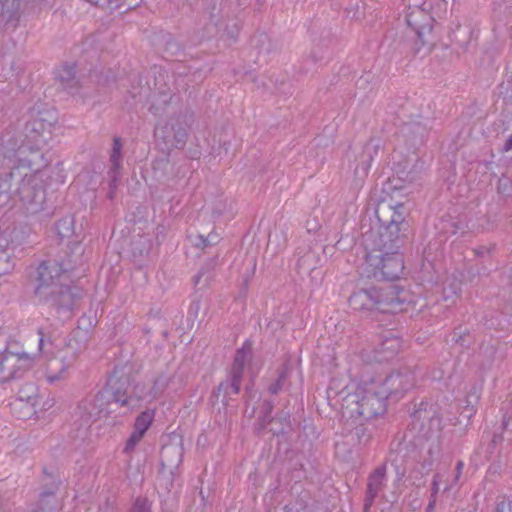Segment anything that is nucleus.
Returning a JSON list of instances; mask_svg holds the SVG:
<instances>
[{"label":"nucleus","mask_w":512,"mask_h":512,"mask_svg":"<svg viewBox=\"0 0 512 512\" xmlns=\"http://www.w3.org/2000/svg\"><path fill=\"white\" fill-rule=\"evenodd\" d=\"M155 410L154 409H146L142 411L136 418L133 424V428L146 434V432L151 427L154 418H155Z\"/></svg>","instance_id":"dca6fc26"},{"label":"nucleus","mask_w":512,"mask_h":512,"mask_svg":"<svg viewBox=\"0 0 512 512\" xmlns=\"http://www.w3.org/2000/svg\"><path fill=\"white\" fill-rule=\"evenodd\" d=\"M130 512H151V506L147 499L138 498L134 502Z\"/></svg>","instance_id":"393cba45"},{"label":"nucleus","mask_w":512,"mask_h":512,"mask_svg":"<svg viewBox=\"0 0 512 512\" xmlns=\"http://www.w3.org/2000/svg\"><path fill=\"white\" fill-rule=\"evenodd\" d=\"M437 473H441L442 474V477H441V480H440V486L443 485V488L445 487V485L447 483H452V478L450 479V471L449 470H445V471H438Z\"/></svg>","instance_id":"cd10ccee"},{"label":"nucleus","mask_w":512,"mask_h":512,"mask_svg":"<svg viewBox=\"0 0 512 512\" xmlns=\"http://www.w3.org/2000/svg\"><path fill=\"white\" fill-rule=\"evenodd\" d=\"M407 212L404 204L380 205L376 209V216L380 222L377 228H371L363 236H379L381 240H395L396 243H402L401 232L406 231L408 224L406 222Z\"/></svg>","instance_id":"39448f33"},{"label":"nucleus","mask_w":512,"mask_h":512,"mask_svg":"<svg viewBox=\"0 0 512 512\" xmlns=\"http://www.w3.org/2000/svg\"><path fill=\"white\" fill-rule=\"evenodd\" d=\"M495 512H512V500L503 499L500 501Z\"/></svg>","instance_id":"bb28decb"},{"label":"nucleus","mask_w":512,"mask_h":512,"mask_svg":"<svg viewBox=\"0 0 512 512\" xmlns=\"http://www.w3.org/2000/svg\"><path fill=\"white\" fill-rule=\"evenodd\" d=\"M415 385V376L411 371L396 372L386 377L378 386L381 392H385V399L401 397Z\"/></svg>","instance_id":"6e6552de"},{"label":"nucleus","mask_w":512,"mask_h":512,"mask_svg":"<svg viewBox=\"0 0 512 512\" xmlns=\"http://www.w3.org/2000/svg\"><path fill=\"white\" fill-rule=\"evenodd\" d=\"M56 78L66 88L70 82L74 81L75 78V67L73 65H65L60 68L56 73Z\"/></svg>","instance_id":"a211bd4d"},{"label":"nucleus","mask_w":512,"mask_h":512,"mask_svg":"<svg viewBox=\"0 0 512 512\" xmlns=\"http://www.w3.org/2000/svg\"><path fill=\"white\" fill-rule=\"evenodd\" d=\"M414 16L415 14L414 13H411L407 16V24L413 29V31H415V33L417 34L419 40L422 42V44H424V41H423V36L425 34V31L428 30L430 31L431 30V27L429 25L427 26H418L416 24V22L414 21Z\"/></svg>","instance_id":"4be33fe9"},{"label":"nucleus","mask_w":512,"mask_h":512,"mask_svg":"<svg viewBox=\"0 0 512 512\" xmlns=\"http://www.w3.org/2000/svg\"><path fill=\"white\" fill-rule=\"evenodd\" d=\"M98 512H115L113 507L106 504L104 507H100Z\"/></svg>","instance_id":"c756f323"},{"label":"nucleus","mask_w":512,"mask_h":512,"mask_svg":"<svg viewBox=\"0 0 512 512\" xmlns=\"http://www.w3.org/2000/svg\"><path fill=\"white\" fill-rule=\"evenodd\" d=\"M512 149V135L507 139L506 143L504 144V150L509 151Z\"/></svg>","instance_id":"c85d7f7f"},{"label":"nucleus","mask_w":512,"mask_h":512,"mask_svg":"<svg viewBox=\"0 0 512 512\" xmlns=\"http://www.w3.org/2000/svg\"><path fill=\"white\" fill-rule=\"evenodd\" d=\"M33 364V358L27 353L5 350L0 352V382H6L19 376L20 372Z\"/></svg>","instance_id":"0eeeda50"},{"label":"nucleus","mask_w":512,"mask_h":512,"mask_svg":"<svg viewBox=\"0 0 512 512\" xmlns=\"http://www.w3.org/2000/svg\"><path fill=\"white\" fill-rule=\"evenodd\" d=\"M400 293L401 290L396 286L361 289L350 296L349 305L353 310L364 313H396L404 303Z\"/></svg>","instance_id":"7ed1b4c3"},{"label":"nucleus","mask_w":512,"mask_h":512,"mask_svg":"<svg viewBox=\"0 0 512 512\" xmlns=\"http://www.w3.org/2000/svg\"><path fill=\"white\" fill-rule=\"evenodd\" d=\"M53 123L36 118L25 126L24 139L15 151L12 175L22 176L18 187L21 202L30 212L42 209L46 199L49 178L44 169L48 165L43 149L52 139Z\"/></svg>","instance_id":"f257e3e1"},{"label":"nucleus","mask_w":512,"mask_h":512,"mask_svg":"<svg viewBox=\"0 0 512 512\" xmlns=\"http://www.w3.org/2000/svg\"><path fill=\"white\" fill-rule=\"evenodd\" d=\"M200 278H201L200 274L195 277V284H198Z\"/></svg>","instance_id":"7c9ffc66"},{"label":"nucleus","mask_w":512,"mask_h":512,"mask_svg":"<svg viewBox=\"0 0 512 512\" xmlns=\"http://www.w3.org/2000/svg\"><path fill=\"white\" fill-rule=\"evenodd\" d=\"M385 392H381L375 384L357 392L347 398V407L351 416L357 415L364 419H371L385 411Z\"/></svg>","instance_id":"423d86ee"},{"label":"nucleus","mask_w":512,"mask_h":512,"mask_svg":"<svg viewBox=\"0 0 512 512\" xmlns=\"http://www.w3.org/2000/svg\"><path fill=\"white\" fill-rule=\"evenodd\" d=\"M144 390V385L139 383L134 384L129 390L117 389L112 394V401L121 407H129L132 410L139 408L141 401L146 398Z\"/></svg>","instance_id":"f8f14e48"},{"label":"nucleus","mask_w":512,"mask_h":512,"mask_svg":"<svg viewBox=\"0 0 512 512\" xmlns=\"http://www.w3.org/2000/svg\"><path fill=\"white\" fill-rule=\"evenodd\" d=\"M12 408L15 415L21 419H26L33 413V409L23 399H16L12 403Z\"/></svg>","instance_id":"aec40b11"},{"label":"nucleus","mask_w":512,"mask_h":512,"mask_svg":"<svg viewBox=\"0 0 512 512\" xmlns=\"http://www.w3.org/2000/svg\"><path fill=\"white\" fill-rule=\"evenodd\" d=\"M75 360V352L62 355L60 358H50L42 371V376L50 384L63 380L66 378L67 371L74 364Z\"/></svg>","instance_id":"9d476101"},{"label":"nucleus","mask_w":512,"mask_h":512,"mask_svg":"<svg viewBox=\"0 0 512 512\" xmlns=\"http://www.w3.org/2000/svg\"><path fill=\"white\" fill-rule=\"evenodd\" d=\"M381 240L379 236H363L366 250L362 275L367 278L395 280L404 270V258L400 252L402 243Z\"/></svg>","instance_id":"f03ea898"},{"label":"nucleus","mask_w":512,"mask_h":512,"mask_svg":"<svg viewBox=\"0 0 512 512\" xmlns=\"http://www.w3.org/2000/svg\"><path fill=\"white\" fill-rule=\"evenodd\" d=\"M74 222L71 218H64L57 222L56 224V230L60 238H68L73 235L74 228H73Z\"/></svg>","instance_id":"6ab92c4d"},{"label":"nucleus","mask_w":512,"mask_h":512,"mask_svg":"<svg viewBox=\"0 0 512 512\" xmlns=\"http://www.w3.org/2000/svg\"><path fill=\"white\" fill-rule=\"evenodd\" d=\"M401 348L399 337H386L375 349V359L379 362L388 361L394 358Z\"/></svg>","instance_id":"4468645a"},{"label":"nucleus","mask_w":512,"mask_h":512,"mask_svg":"<svg viewBox=\"0 0 512 512\" xmlns=\"http://www.w3.org/2000/svg\"><path fill=\"white\" fill-rule=\"evenodd\" d=\"M144 436H145L144 433L133 428L131 434L129 435V437L127 438V440L125 442V445L123 448V453L131 454L135 450V448L138 446V444L142 441Z\"/></svg>","instance_id":"f3484780"},{"label":"nucleus","mask_w":512,"mask_h":512,"mask_svg":"<svg viewBox=\"0 0 512 512\" xmlns=\"http://www.w3.org/2000/svg\"><path fill=\"white\" fill-rule=\"evenodd\" d=\"M39 335H40L39 344H38L39 351L46 355L52 354L53 353V351H52L53 342L51 341V339L46 338L41 330L39 331Z\"/></svg>","instance_id":"5701e85b"},{"label":"nucleus","mask_w":512,"mask_h":512,"mask_svg":"<svg viewBox=\"0 0 512 512\" xmlns=\"http://www.w3.org/2000/svg\"><path fill=\"white\" fill-rule=\"evenodd\" d=\"M34 294L40 302H52L57 306L66 305L65 297L70 296L69 287L63 285V269L56 262H43L38 266Z\"/></svg>","instance_id":"20e7f679"},{"label":"nucleus","mask_w":512,"mask_h":512,"mask_svg":"<svg viewBox=\"0 0 512 512\" xmlns=\"http://www.w3.org/2000/svg\"><path fill=\"white\" fill-rule=\"evenodd\" d=\"M251 354L252 345L249 341H245L241 348L236 351L230 371L231 387L235 394L240 390L244 368L246 363L250 360Z\"/></svg>","instance_id":"9b49d317"},{"label":"nucleus","mask_w":512,"mask_h":512,"mask_svg":"<svg viewBox=\"0 0 512 512\" xmlns=\"http://www.w3.org/2000/svg\"><path fill=\"white\" fill-rule=\"evenodd\" d=\"M285 377L286 373L281 372L277 380L269 386L268 389L271 394H277L282 389Z\"/></svg>","instance_id":"a878e982"},{"label":"nucleus","mask_w":512,"mask_h":512,"mask_svg":"<svg viewBox=\"0 0 512 512\" xmlns=\"http://www.w3.org/2000/svg\"><path fill=\"white\" fill-rule=\"evenodd\" d=\"M122 141L119 137H115L112 143V151L110 154V162H111V188L114 189L116 187V182L118 180L119 171L122 165Z\"/></svg>","instance_id":"2eb2a0df"},{"label":"nucleus","mask_w":512,"mask_h":512,"mask_svg":"<svg viewBox=\"0 0 512 512\" xmlns=\"http://www.w3.org/2000/svg\"><path fill=\"white\" fill-rule=\"evenodd\" d=\"M442 474L436 473L432 480V487H431V496L430 500L427 506V512H432L434 510L435 504H436V496L438 492L440 491V480H441Z\"/></svg>","instance_id":"412c9836"},{"label":"nucleus","mask_w":512,"mask_h":512,"mask_svg":"<svg viewBox=\"0 0 512 512\" xmlns=\"http://www.w3.org/2000/svg\"><path fill=\"white\" fill-rule=\"evenodd\" d=\"M188 124L183 117L170 118L163 126H157L156 134L160 135L166 143L176 148H182L188 136Z\"/></svg>","instance_id":"1a4fd4ad"},{"label":"nucleus","mask_w":512,"mask_h":512,"mask_svg":"<svg viewBox=\"0 0 512 512\" xmlns=\"http://www.w3.org/2000/svg\"><path fill=\"white\" fill-rule=\"evenodd\" d=\"M463 468H464V462L462 460H459L456 464L455 475L452 478V483H447L444 487V491L451 490L457 484V482L459 481V478L463 472Z\"/></svg>","instance_id":"b1692460"},{"label":"nucleus","mask_w":512,"mask_h":512,"mask_svg":"<svg viewBox=\"0 0 512 512\" xmlns=\"http://www.w3.org/2000/svg\"><path fill=\"white\" fill-rule=\"evenodd\" d=\"M386 482V466L377 467L369 476L367 484V492L364 503V512H369L374 499L382 490Z\"/></svg>","instance_id":"ddd939ff"}]
</instances>
